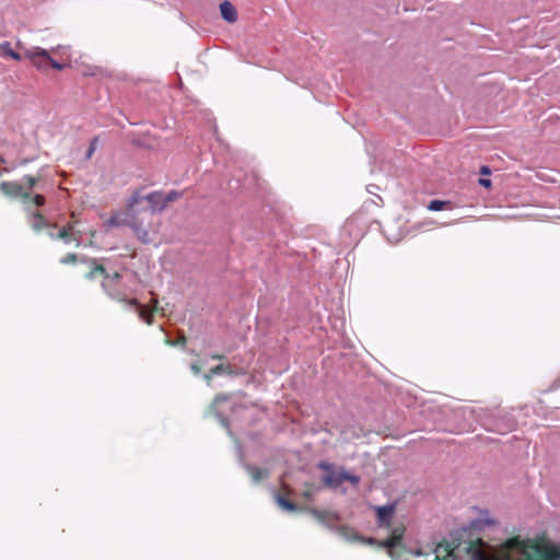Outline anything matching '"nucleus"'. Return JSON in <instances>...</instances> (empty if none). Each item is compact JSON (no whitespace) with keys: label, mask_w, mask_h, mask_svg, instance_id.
Returning <instances> with one entry per match:
<instances>
[{"label":"nucleus","mask_w":560,"mask_h":560,"mask_svg":"<svg viewBox=\"0 0 560 560\" xmlns=\"http://www.w3.org/2000/svg\"><path fill=\"white\" fill-rule=\"evenodd\" d=\"M469 560H560V549L537 539L509 538L498 549L481 539L465 548Z\"/></svg>","instance_id":"obj_1"},{"label":"nucleus","mask_w":560,"mask_h":560,"mask_svg":"<svg viewBox=\"0 0 560 560\" xmlns=\"http://www.w3.org/2000/svg\"><path fill=\"white\" fill-rule=\"evenodd\" d=\"M43 176L40 173L36 175H25L23 182H1L0 191L10 199H19L24 203H33L36 207H42L46 202V198L42 194L33 195L35 188L43 187Z\"/></svg>","instance_id":"obj_2"},{"label":"nucleus","mask_w":560,"mask_h":560,"mask_svg":"<svg viewBox=\"0 0 560 560\" xmlns=\"http://www.w3.org/2000/svg\"><path fill=\"white\" fill-rule=\"evenodd\" d=\"M161 226L162 220L160 217L153 215L152 212L140 211L139 209L133 213V220L130 223L131 231L142 244L153 243L160 234Z\"/></svg>","instance_id":"obj_3"},{"label":"nucleus","mask_w":560,"mask_h":560,"mask_svg":"<svg viewBox=\"0 0 560 560\" xmlns=\"http://www.w3.org/2000/svg\"><path fill=\"white\" fill-rule=\"evenodd\" d=\"M89 265V271L85 273V279L94 280L97 277H102L103 281L101 282V287L104 292L113 300H125V294L121 293L117 285L121 279V275L119 272L108 273L106 268L98 262L96 258L83 259Z\"/></svg>","instance_id":"obj_4"},{"label":"nucleus","mask_w":560,"mask_h":560,"mask_svg":"<svg viewBox=\"0 0 560 560\" xmlns=\"http://www.w3.org/2000/svg\"><path fill=\"white\" fill-rule=\"evenodd\" d=\"M142 189L135 190L126 201V210H117L112 212L110 218L105 222L107 229L129 226L133 220L137 207L142 202Z\"/></svg>","instance_id":"obj_5"},{"label":"nucleus","mask_w":560,"mask_h":560,"mask_svg":"<svg viewBox=\"0 0 560 560\" xmlns=\"http://www.w3.org/2000/svg\"><path fill=\"white\" fill-rule=\"evenodd\" d=\"M319 468L327 471V474L323 477V482L327 487L337 488L345 481H349L354 486L360 482L359 476L352 475L345 469L339 471L334 470L329 464L320 463Z\"/></svg>","instance_id":"obj_6"},{"label":"nucleus","mask_w":560,"mask_h":560,"mask_svg":"<svg viewBox=\"0 0 560 560\" xmlns=\"http://www.w3.org/2000/svg\"><path fill=\"white\" fill-rule=\"evenodd\" d=\"M24 57L28 59L38 70H46L48 67H51L56 70L63 69V65L54 60L49 52L40 47H33L27 49L24 54Z\"/></svg>","instance_id":"obj_7"},{"label":"nucleus","mask_w":560,"mask_h":560,"mask_svg":"<svg viewBox=\"0 0 560 560\" xmlns=\"http://www.w3.org/2000/svg\"><path fill=\"white\" fill-rule=\"evenodd\" d=\"M405 526L399 525L392 528L389 536L384 540H376L372 537H363L359 542L368 544V545H377L381 548L387 549L392 552V549L401 545L402 538L405 536Z\"/></svg>","instance_id":"obj_8"},{"label":"nucleus","mask_w":560,"mask_h":560,"mask_svg":"<svg viewBox=\"0 0 560 560\" xmlns=\"http://www.w3.org/2000/svg\"><path fill=\"white\" fill-rule=\"evenodd\" d=\"M459 552V546L453 547L450 542L443 541L440 542L435 549L433 555H428L427 557L431 558L430 560H457ZM419 560H429L421 559V555H418Z\"/></svg>","instance_id":"obj_9"},{"label":"nucleus","mask_w":560,"mask_h":560,"mask_svg":"<svg viewBox=\"0 0 560 560\" xmlns=\"http://www.w3.org/2000/svg\"><path fill=\"white\" fill-rule=\"evenodd\" d=\"M72 220L68 222L56 235V238L62 240L65 243L69 244L71 242L75 243V246H80L82 240L81 231L75 230L77 220H74V213L71 214Z\"/></svg>","instance_id":"obj_10"},{"label":"nucleus","mask_w":560,"mask_h":560,"mask_svg":"<svg viewBox=\"0 0 560 560\" xmlns=\"http://www.w3.org/2000/svg\"><path fill=\"white\" fill-rule=\"evenodd\" d=\"M376 524L380 528L392 529V520L396 513V503L374 506Z\"/></svg>","instance_id":"obj_11"},{"label":"nucleus","mask_w":560,"mask_h":560,"mask_svg":"<svg viewBox=\"0 0 560 560\" xmlns=\"http://www.w3.org/2000/svg\"><path fill=\"white\" fill-rule=\"evenodd\" d=\"M142 201H147L149 203V209H142L143 212H152L153 215H156V212H161L166 208L164 194L162 191H153L149 195L142 194Z\"/></svg>","instance_id":"obj_12"},{"label":"nucleus","mask_w":560,"mask_h":560,"mask_svg":"<svg viewBox=\"0 0 560 560\" xmlns=\"http://www.w3.org/2000/svg\"><path fill=\"white\" fill-rule=\"evenodd\" d=\"M220 12L222 18L229 23H235L237 21V12L235 7L228 0L220 4Z\"/></svg>","instance_id":"obj_13"},{"label":"nucleus","mask_w":560,"mask_h":560,"mask_svg":"<svg viewBox=\"0 0 560 560\" xmlns=\"http://www.w3.org/2000/svg\"><path fill=\"white\" fill-rule=\"evenodd\" d=\"M31 226L35 232L38 233L46 226L57 228V224L50 225L46 218L39 211H35L32 213Z\"/></svg>","instance_id":"obj_14"},{"label":"nucleus","mask_w":560,"mask_h":560,"mask_svg":"<svg viewBox=\"0 0 560 560\" xmlns=\"http://www.w3.org/2000/svg\"><path fill=\"white\" fill-rule=\"evenodd\" d=\"M337 532L341 537H343L348 541H360L362 536L354 532L353 528L342 525L337 528Z\"/></svg>","instance_id":"obj_15"},{"label":"nucleus","mask_w":560,"mask_h":560,"mask_svg":"<svg viewBox=\"0 0 560 560\" xmlns=\"http://www.w3.org/2000/svg\"><path fill=\"white\" fill-rule=\"evenodd\" d=\"M247 471H248L250 478L255 482H259V481L268 478V476H269V470L268 469L259 468V467H256V466H248L247 467Z\"/></svg>","instance_id":"obj_16"},{"label":"nucleus","mask_w":560,"mask_h":560,"mask_svg":"<svg viewBox=\"0 0 560 560\" xmlns=\"http://www.w3.org/2000/svg\"><path fill=\"white\" fill-rule=\"evenodd\" d=\"M0 55L18 61L22 59V56L13 50L9 42L0 43Z\"/></svg>","instance_id":"obj_17"},{"label":"nucleus","mask_w":560,"mask_h":560,"mask_svg":"<svg viewBox=\"0 0 560 560\" xmlns=\"http://www.w3.org/2000/svg\"><path fill=\"white\" fill-rule=\"evenodd\" d=\"M221 373L232 374L233 371L230 365L219 364L210 369L209 373L205 375V380L207 381L208 384H210L212 376Z\"/></svg>","instance_id":"obj_18"},{"label":"nucleus","mask_w":560,"mask_h":560,"mask_svg":"<svg viewBox=\"0 0 560 560\" xmlns=\"http://www.w3.org/2000/svg\"><path fill=\"white\" fill-rule=\"evenodd\" d=\"M83 259H90V258L89 257L80 258L79 255L75 254V253H68L67 255H65L63 257L60 258V264H62V265H74L78 261L88 264Z\"/></svg>","instance_id":"obj_19"},{"label":"nucleus","mask_w":560,"mask_h":560,"mask_svg":"<svg viewBox=\"0 0 560 560\" xmlns=\"http://www.w3.org/2000/svg\"><path fill=\"white\" fill-rule=\"evenodd\" d=\"M139 317L145 322L147 325L153 324V313L149 306L141 305L138 310Z\"/></svg>","instance_id":"obj_20"},{"label":"nucleus","mask_w":560,"mask_h":560,"mask_svg":"<svg viewBox=\"0 0 560 560\" xmlns=\"http://www.w3.org/2000/svg\"><path fill=\"white\" fill-rule=\"evenodd\" d=\"M312 514L323 522L338 520L336 514L328 511L312 510Z\"/></svg>","instance_id":"obj_21"},{"label":"nucleus","mask_w":560,"mask_h":560,"mask_svg":"<svg viewBox=\"0 0 560 560\" xmlns=\"http://www.w3.org/2000/svg\"><path fill=\"white\" fill-rule=\"evenodd\" d=\"M277 503L284 510L288 511H295L298 509L296 504L290 500H287L285 498L281 495H277L276 498Z\"/></svg>","instance_id":"obj_22"},{"label":"nucleus","mask_w":560,"mask_h":560,"mask_svg":"<svg viewBox=\"0 0 560 560\" xmlns=\"http://www.w3.org/2000/svg\"><path fill=\"white\" fill-rule=\"evenodd\" d=\"M447 203H448L447 201L432 200V201H430L428 209L431 211H441V210L445 209V206Z\"/></svg>","instance_id":"obj_23"},{"label":"nucleus","mask_w":560,"mask_h":560,"mask_svg":"<svg viewBox=\"0 0 560 560\" xmlns=\"http://www.w3.org/2000/svg\"><path fill=\"white\" fill-rule=\"evenodd\" d=\"M182 197L180 192H177L175 190L170 191L168 194H164L165 198V205L167 206L170 202H173Z\"/></svg>","instance_id":"obj_24"},{"label":"nucleus","mask_w":560,"mask_h":560,"mask_svg":"<svg viewBox=\"0 0 560 560\" xmlns=\"http://www.w3.org/2000/svg\"><path fill=\"white\" fill-rule=\"evenodd\" d=\"M116 301L120 302V303H125L130 306H133L137 310L141 306L137 299H128L126 295H125V300H116Z\"/></svg>","instance_id":"obj_25"},{"label":"nucleus","mask_w":560,"mask_h":560,"mask_svg":"<svg viewBox=\"0 0 560 560\" xmlns=\"http://www.w3.org/2000/svg\"><path fill=\"white\" fill-rule=\"evenodd\" d=\"M165 341L167 345H171V346L180 345L184 347L187 342V338L185 335H180L175 342L170 339H166Z\"/></svg>","instance_id":"obj_26"},{"label":"nucleus","mask_w":560,"mask_h":560,"mask_svg":"<svg viewBox=\"0 0 560 560\" xmlns=\"http://www.w3.org/2000/svg\"><path fill=\"white\" fill-rule=\"evenodd\" d=\"M149 308L152 311L153 314L163 312V308L159 306V301L155 298L151 300Z\"/></svg>","instance_id":"obj_27"},{"label":"nucleus","mask_w":560,"mask_h":560,"mask_svg":"<svg viewBox=\"0 0 560 560\" xmlns=\"http://www.w3.org/2000/svg\"><path fill=\"white\" fill-rule=\"evenodd\" d=\"M97 140L98 139L96 137L91 140L90 148H89V151H88V154H86L88 158H91L93 152L95 151L96 144H97Z\"/></svg>","instance_id":"obj_28"},{"label":"nucleus","mask_w":560,"mask_h":560,"mask_svg":"<svg viewBox=\"0 0 560 560\" xmlns=\"http://www.w3.org/2000/svg\"><path fill=\"white\" fill-rule=\"evenodd\" d=\"M228 399H229V396L225 395V394L217 395L214 400H213V402H212V408L215 407V405H218L219 402L228 400Z\"/></svg>","instance_id":"obj_29"},{"label":"nucleus","mask_w":560,"mask_h":560,"mask_svg":"<svg viewBox=\"0 0 560 560\" xmlns=\"http://www.w3.org/2000/svg\"><path fill=\"white\" fill-rule=\"evenodd\" d=\"M479 184L486 188H489L491 186V180L487 178H480Z\"/></svg>","instance_id":"obj_30"},{"label":"nucleus","mask_w":560,"mask_h":560,"mask_svg":"<svg viewBox=\"0 0 560 560\" xmlns=\"http://www.w3.org/2000/svg\"><path fill=\"white\" fill-rule=\"evenodd\" d=\"M191 371L195 373V374H199L200 371H201V366L198 364V363H192L191 364Z\"/></svg>","instance_id":"obj_31"},{"label":"nucleus","mask_w":560,"mask_h":560,"mask_svg":"<svg viewBox=\"0 0 560 560\" xmlns=\"http://www.w3.org/2000/svg\"><path fill=\"white\" fill-rule=\"evenodd\" d=\"M211 359L212 360H223L224 355L219 354V353H213V354H211Z\"/></svg>","instance_id":"obj_32"},{"label":"nucleus","mask_w":560,"mask_h":560,"mask_svg":"<svg viewBox=\"0 0 560 560\" xmlns=\"http://www.w3.org/2000/svg\"><path fill=\"white\" fill-rule=\"evenodd\" d=\"M480 173L481 174H490V170L487 166H482Z\"/></svg>","instance_id":"obj_33"},{"label":"nucleus","mask_w":560,"mask_h":560,"mask_svg":"<svg viewBox=\"0 0 560 560\" xmlns=\"http://www.w3.org/2000/svg\"><path fill=\"white\" fill-rule=\"evenodd\" d=\"M48 235H49V237H50V238H52V240H57V238H56V235H57V234H55V232H49V233H48Z\"/></svg>","instance_id":"obj_34"}]
</instances>
